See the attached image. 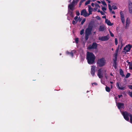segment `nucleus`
Listing matches in <instances>:
<instances>
[{"label":"nucleus","mask_w":132,"mask_h":132,"mask_svg":"<svg viewBox=\"0 0 132 132\" xmlns=\"http://www.w3.org/2000/svg\"><path fill=\"white\" fill-rule=\"evenodd\" d=\"M93 28V26L92 25L89 24L88 26V27L85 30V34L90 35L91 33V31L92 30Z\"/></svg>","instance_id":"obj_4"},{"label":"nucleus","mask_w":132,"mask_h":132,"mask_svg":"<svg viewBox=\"0 0 132 132\" xmlns=\"http://www.w3.org/2000/svg\"><path fill=\"white\" fill-rule=\"evenodd\" d=\"M126 62L128 63V64H129V65L131 63L130 62H129L128 60H127Z\"/></svg>","instance_id":"obj_52"},{"label":"nucleus","mask_w":132,"mask_h":132,"mask_svg":"<svg viewBox=\"0 0 132 132\" xmlns=\"http://www.w3.org/2000/svg\"><path fill=\"white\" fill-rule=\"evenodd\" d=\"M97 2L99 4L101 3V2L99 1H97Z\"/></svg>","instance_id":"obj_59"},{"label":"nucleus","mask_w":132,"mask_h":132,"mask_svg":"<svg viewBox=\"0 0 132 132\" xmlns=\"http://www.w3.org/2000/svg\"><path fill=\"white\" fill-rule=\"evenodd\" d=\"M90 0H88L87 1H86V2L85 3V5H86L88 4H89L90 3Z\"/></svg>","instance_id":"obj_27"},{"label":"nucleus","mask_w":132,"mask_h":132,"mask_svg":"<svg viewBox=\"0 0 132 132\" xmlns=\"http://www.w3.org/2000/svg\"><path fill=\"white\" fill-rule=\"evenodd\" d=\"M109 39L107 36H105L101 37H98L99 40L102 41H106L108 40Z\"/></svg>","instance_id":"obj_9"},{"label":"nucleus","mask_w":132,"mask_h":132,"mask_svg":"<svg viewBox=\"0 0 132 132\" xmlns=\"http://www.w3.org/2000/svg\"><path fill=\"white\" fill-rule=\"evenodd\" d=\"M102 18H106V17L105 16H102Z\"/></svg>","instance_id":"obj_57"},{"label":"nucleus","mask_w":132,"mask_h":132,"mask_svg":"<svg viewBox=\"0 0 132 132\" xmlns=\"http://www.w3.org/2000/svg\"><path fill=\"white\" fill-rule=\"evenodd\" d=\"M105 60L104 58H102L98 59L96 63L97 66L98 67H102L105 65Z\"/></svg>","instance_id":"obj_2"},{"label":"nucleus","mask_w":132,"mask_h":132,"mask_svg":"<svg viewBox=\"0 0 132 132\" xmlns=\"http://www.w3.org/2000/svg\"><path fill=\"white\" fill-rule=\"evenodd\" d=\"M78 17L77 16H76L74 18V19L76 21H77V19L78 18Z\"/></svg>","instance_id":"obj_48"},{"label":"nucleus","mask_w":132,"mask_h":132,"mask_svg":"<svg viewBox=\"0 0 132 132\" xmlns=\"http://www.w3.org/2000/svg\"><path fill=\"white\" fill-rule=\"evenodd\" d=\"M130 23V20L128 19V18H127L126 20V23H128L129 24Z\"/></svg>","instance_id":"obj_32"},{"label":"nucleus","mask_w":132,"mask_h":132,"mask_svg":"<svg viewBox=\"0 0 132 132\" xmlns=\"http://www.w3.org/2000/svg\"><path fill=\"white\" fill-rule=\"evenodd\" d=\"M105 90L107 92H109L110 91V89L109 87L106 86V87H105Z\"/></svg>","instance_id":"obj_24"},{"label":"nucleus","mask_w":132,"mask_h":132,"mask_svg":"<svg viewBox=\"0 0 132 132\" xmlns=\"http://www.w3.org/2000/svg\"><path fill=\"white\" fill-rule=\"evenodd\" d=\"M129 95L132 97V91L131 92H129L128 93Z\"/></svg>","instance_id":"obj_30"},{"label":"nucleus","mask_w":132,"mask_h":132,"mask_svg":"<svg viewBox=\"0 0 132 132\" xmlns=\"http://www.w3.org/2000/svg\"><path fill=\"white\" fill-rule=\"evenodd\" d=\"M130 114L128 112L126 111H124L122 112V115H123L125 119L128 121H129V115Z\"/></svg>","instance_id":"obj_5"},{"label":"nucleus","mask_w":132,"mask_h":132,"mask_svg":"<svg viewBox=\"0 0 132 132\" xmlns=\"http://www.w3.org/2000/svg\"><path fill=\"white\" fill-rule=\"evenodd\" d=\"M131 47L132 46L129 44L126 45L123 48V52H125V53H126L130 50Z\"/></svg>","instance_id":"obj_6"},{"label":"nucleus","mask_w":132,"mask_h":132,"mask_svg":"<svg viewBox=\"0 0 132 132\" xmlns=\"http://www.w3.org/2000/svg\"><path fill=\"white\" fill-rule=\"evenodd\" d=\"M93 84H94L95 85H97V83L96 82H94L92 83V85H93Z\"/></svg>","instance_id":"obj_47"},{"label":"nucleus","mask_w":132,"mask_h":132,"mask_svg":"<svg viewBox=\"0 0 132 132\" xmlns=\"http://www.w3.org/2000/svg\"><path fill=\"white\" fill-rule=\"evenodd\" d=\"M96 18L98 20H100L101 19V18L99 16H97L96 17Z\"/></svg>","instance_id":"obj_49"},{"label":"nucleus","mask_w":132,"mask_h":132,"mask_svg":"<svg viewBox=\"0 0 132 132\" xmlns=\"http://www.w3.org/2000/svg\"><path fill=\"white\" fill-rule=\"evenodd\" d=\"M117 105L118 109H120L123 108L124 106V104L123 103H118Z\"/></svg>","instance_id":"obj_12"},{"label":"nucleus","mask_w":132,"mask_h":132,"mask_svg":"<svg viewBox=\"0 0 132 132\" xmlns=\"http://www.w3.org/2000/svg\"><path fill=\"white\" fill-rule=\"evenodd\" d=\"M86 1V0H81V2H82V3L85 1Z\"/></svg>","instance_id":"obj_60"},{"label":"nucleus","mask_w":132,"mask_h":132,"mask_svg":"<svg viewBox=\"0 0 132 132\" xmlns=\"http://www.w3.org/2000/svg\"><path fill=\"white\" fill-rule=\"evenodd\" d=\"M78 20H77L76 22L74 20H73L72 21V23L73 25H75L77 23V22Z\"/></svg>","instance_id":"obj_39"},{"label":"nucleus","mask_w":132,"mask_h":132,"mask_svg":"<svg viewBox=\"0 0 132 132\" xmlns=\"http://www.w3.org/2000/svg\"><path fill=\"white\" fill-rule=\"evenodd\" d=\"M76 14L77 15V16L79 15L80 14L79 12L78 11H76Z\"/></svg>","instance_id":"obj_43"},{"label":"nucleus","mask_w":132,"mask_h":132,"mask_svg":"<svg viewBox=\"0 0 132 132\" xmlns=\"http://www.w3.org/2000/svg\"><path fill=\"white\" fill-rule=\"evenodd\" d=\"M112 9L114 10H116L117 9V6H116L113 5L112 6Z\"/></svg>","instance_id":"obj_40"},{"label":"nucleus","mask_w":132,"mask_h":132,"mask_svg":"<svg viewBox=\"0 0 132 132\" xmlns=\"http://www.w3.org/2000/svg\"><path fill=\"white\" fill-rule=\"evenodd\" d=\"M104 30V27L103 26H100L99 29V30L100 31H103Z\"/></svg>","instance_id":"obj_19"},{"label":"nucleus","mask_w":132,"mask_h":132,"mask_svg":"<svg viewBox=\"0 0 132 132\" xmlns=\"http://www.w3.org/2000/svg\"><path fill=\"white\" fill-rule=\"evenodd\" d=\"M82 3V2H81V1H80L79 3V5L80 6L81 5Z\"/></svg>","instance_id":"obj_51"},{"label":"nucleus","mask_w":132,"mask_h":132,"mask_svg":"<svg viewBox=\"0 0 132 132\" xmlns=\"http://www.w3.org/2000/svg\"><path fill=\"white\" fill-rule=\"evenodd\" d=\"M97 44L96 43H93L92 45H89L88 48L90 49H96L97 47Z\"/></svg>","instance_id":"obj_7"},{"label":"nucleus","mask_w":132,"mask_h":132,"mask_svg":"<svg viewBox=\"0 0 132 132\" xmlns=\"http://www.w3.org/2000/svg\"><path fill=\"white\" fill-rule=\"evenodd\" d=\"M113 66L115 69L117 68V61H113Z\"/></svg>","instance_id":"obj_21"},{"label":"nucleus","mask_w":132,"mask_h":132,"mask_svg":"<svg viewBox=\"0 0 132 132\" xmlns=\"http://www.w3.org/2000/svg\"><path fill=\"white\" fill-rule=\"evenodd\" d=\"M110 83L111 84H113V82L112 81H110Z\"/></svg>","instance_id":"obj_61"},{"label":"nucleus","mask_w":132,"mask_h":132,"mask_svg":"<svg viewBox=\"0 0 132 132\" xmlns=\"http://www.w3.org/2000/svg\"><path fill=\"white\" fill-rule=\"evenodd\" d=\"M129 117H130V122L132 124V114H130Z\"/></svg>","instance_id":"obj_25"},{"label":"nucleus","mask_w":132,"mask_h":132,"mask_svg":"<svg viewBox=\"0 0 132 132\" xmlns=\"http://www.w3.org/2000/svg\"><path fill=\"white\" fill-rule=\"evenodd\" d=\"M69 13L70 15L72 17L73 16V11H69Z\"/></svg>","instance_id":"obj_23"},{"label":"nucleus","mask_w":132,"mask_h":132,"mask_svg":"<svg viewBox=\"0 0 132 132\" xmlns=\"http://www.w3.org/2000/svg\"><path fill=\"white\" fill-rule=\"evenodd\" d=\"M116 86L119 89L123 90L125 89V88L124 87H120L119 83L118 82H117L116 83Z\"/></svg>","instance_id":"obj_18"},{"label":"nucleus","mask_w":132,"mask_h":132,"mask_svg":"<svg viewBox=\"0 0 132 132\" xmlns=\"http://www.w3.org/2000/svg\"><path fill=\"white\" fill-rule=\"evenodd\" d=\"M92 8L91 7L90 5H88V11L89 12L88 14V16L89 15L92 14Z\"/></svg>","instance_id":"obj_15"},{"label":"nucleus","mask_w":132,"mask_h":132,"mask_svg":"<svg viewBox=\"0 0 132 132\" xmlns=\"http://www.w3.org/2000/svg\"><path fill=\"white\" fill-rule=\"evenodd\" d=\"M101 11L100 10V9H98V11H97V12H101Z\"/></svg>","instance_id":"obj_58"},{"label":"nucleus","mask_w":132,"mask_h":132,"mask_svg":"<svg viewBox=\"0 0 132 132\" xmlns=\"http://www.w3.org/2000/svg\"><path fill=\"white\" fill-rule=\"evenodd\" d=\"M85 58V56H80V59H81V60L82 61H84V59Z\"/></svg>","instance_id":"obj_31"},{"label":"nucleus","mask_w":132,"mask_h":132,"mask_svg":"<svg viewBox=\"0 0 132 132\" xmlns=\"http://www.w3.org/2000/svg\"><path fill=\"white\" fill-rule=\"evenodd\" d=\"M94 4L93 3H92L91 4V5L92 7H94Z\"/></svg>","instance_id":"obj_53"},{"label":"nucleus","mask_w":132,"mask_h":132,"mask_svg":"<svg viewBox=\"0 0 132 132\" xmlns=\"http://www.w3.org/2000/svg\"><path fill=\"white\" fill-rule=\"evenodd\" d=\"M129 68L130 70H132V63L129 65Z\"/></svg>","instance_id":"obj_34"},{"label":"nucleus","mask_w":132,"mask_h":132,"mask_svg":"<svg viewBox=\"0 0 132 132\" xmlns=\"http://www.w3.org/2000/svg\"><path fill=\"white\" fill-rule=\"evenodd\" d=\"M97 8L96 7V8H95L94 9H95L96 11V10H97Z\"/></svg>","instance_id":"obj_62"},{"label":"nucleus","mask_w":132,"mask_h":132,"mask_svg":"<svg viewBox=\"0 0 132 132\" xmlns=\"http://www.w3.org/2000/svg\"><path fill=\"white\" fill-rule=\"evenodd\" d=\"M110 75L111 76H112L113 75L112 74V73L110 74Z\"/></svg>","instance_id":"obj_64"},{"label":"nucleus","mask_w":132,"mask_h":132,"mask_svg":"<svg viewBox=\"0 0 132 132\" xmlns=\"http://www.w3.org/2000/svg\"><path fill=\"white\" fill-rule=\"evenodd\" d=\"M115 45H117L118 44V40L117 39V38H115Z\"/></svg>","instance_id":"obj_38"},{"label":"nucleus","mask_w":132,"mask_h":132,"mask_svg":"<svg viewBox=\"0 0 132 132\" xmlns=\"http://www.w3.org/2000/svg\"><path fill=\"white\" fill-rule=\"evenodd\" d=\"M130 73H127L125 77L126 78H128L130 76Z\"/></svg>","instance_id":"obj_28"},{"label":"nucleus","mask_w":132,"mask_h":132,"mask_svg":"<svg viewBox=\"0 0 132 132\" xmlns=\"http://www.w3.org/2000/svg\"><path fill=\"white\" fill-rule=\"evenodd\" d=\"M102 3L104 5H106V4L104 1H102Z\"/></svg>","instance_id":"obj_41"},{"label":"nucleus","mask_w":132,"mask_h":132,"mask_svg":"<svg viewBox=\"0 0 132 132\" xmlns=\"http://www.w3.org/2000/svg\"><path fill=\"white\" fill-rule=\"evenodd\" d=\"M95 69L96 66L95 65H93L91 66L90 73L93 76H94L95 75Z\"/></svg>","instance_id":"obj_8"},{"label":"nucleus","mask_w":132,"mask_h":132,"mask_svg":"<svg viewBox=\"0 0 132 132\" xmlns=\"http://www.w3.org/2000/svg\"><path fill=\"white\" fill-rule=\"evenodd\" d=\"M75 41L76 44H77L79 42V38H76L75 39Z\"/></svg>","instance_id":"obj_29"},{"label":"nucleus","mask_w":132,"mask_h":132,"mask_svg":"<svg viewBox=\"0 0 132 132\" xmlns=\"http://www.w3.org/2000/svg\"><path fill=\"white\" fill-rule=\"evenodd\" d=\"M129 88L132 89V85H129L128 86Z\"/></svg>","instance_id":"obj_44"},{"label":"nucleus","mask_w":132,"mask_h":132,"mask_svg":"<svg viewBox=\"0 0 132 132\" xmlns=\"http://www.w3.org/2000/svg\"><path fill=\"white\" fill-rule=\"evenodd\" d=\"M105 22L107 24L110 26H111L113 24V23H112L110 22L109 20H108L107 19H106Z\"/></svg>","instance_id":"obj_17"},{"label":"nucleus","mask_w":132,"mask_h":132,"mask_svg":"<svg viewBox=\"0 0 132 132\" xmlns=\"http://www.w3.org/2000/svg\"><path fill=\"white\" fill-rule=\"evenodd\" d=\"M112 13L113 14H115V12H114V11H112Z\"/></svg>","instance_id":"obj_56"},{"label":"nucleus","mask_w":132,"mask_h":132,"mask_svg":"<svg viewBox=\"0 0 132 132\" xmlns=\"http://www.w3.org/2000/svg\"><path fill=\"white\" fill-rule=\"evenodd\" d=\"M79 0H73L72 3L70 4L68 6V9L72 11L74 10V7L75 6V4H77Z\"/></svg>","instance_id":"obj_3"},{"label":"nucleus","mask_w":132,"mask_h":132,"mask_svg":"<svg viewBox=\"0 0 132 132\" xmlns=\"http://www.w3.org/2000/svg\"><path fill=\"white\" fill-rule=\"evenodd\" d=\"M100 13H101V14L102 15H105V14L104 13L102 12V11H101V12H100Z\"/></svg>","instance_id":"obj_50"},{"label":"nucleus","mask_w":132,"mask_h":132,"mask_svg":"<svg viewBox=\"0 0 132 132\" xmlns=\"http://www.w3.org/2000/svg\"><path fill=\"white\" fill-rule=\"evenodd\" d=\"M132 5V3H131L129 4V12L130 13H132V6H131Z\"/></svg>","instance_id":"obj_16"},{"label":"nucleus","mask_w":132,"mask_h":132,"mask_svg":"<svg viewBox=\"0 0 132 132\" xmlns=\"http://www.w3.org/2000/svg\"><path fill=\"white\" fill-rule=\"evenodd\" d=\"M102 10L103 11H106V8L105 7H102Z\"/></svg>","instance_id":"obj_42"},{"label":"nucleus","mask_w":132,"mask_h":132,"mask_svg":"<svg viewBox=\"0 0 132 132\" xmlns=\"http://www.w3.org/2000/svg\"><path fill=\"white\" fill-rule=\"evenodd\" d=\"M120 14L121 19V22L122 23L124 24L125 22V19L123 12L121 11L120 12Z\"/></svg>","instance_id":"obj_10"},{"label":"nucleus","mask_w":132,"mask_h":132,"mask_svg":"<svg viewBox=\"0 0 132 132\" xmlns=\"http://www.w3.org/2000/svg\"><path fill=\"white\" fill-rule=\"evenodd\" d=\"M110 35L111 36L113 37L114 36L113 34V33H112L110 31Z\"/></svg>","instance_id":"obj_45"},{"label":"nucleus","mask_w":132,"mask_h":132,"mask_svg":"<svg viewBox=\"0 0 132 132\" xmlns=\"http://www.w3.org/2000/svg\"><path fill=\"white\" fill-rule=\"evenodd\" d=\"M86 20V19H83V20L81 21V25H82L85 22Z\"/></svg>","instance_id":"obj_37"},{"label":"nucleus","mask_w":132,"mask_h":132,"mask_svg":"<svg viewBox=\"0 0 132 132\" xmlns=\"http://www.w3.org/2000/svg\"><path fill=\"white\" fill-rule=\"evenodd\" d=\"M113 17L114 18H115V17H116L115 16V15H113Z\"/></svg>","instance_id":"obj_63"},{"label":"nucleus","mask_w":132,"mask_h":132,"mask_svg":"<svg viewBox=\"0 0 132 132\" xmlns=\"http://www.w3.org/2000/svg\"><path fill=\"white\" fill-rule=\"evenodd\" d=\"M95 5V6L96 7H97H97L99 8H100V7L98 4L97 3H96Z\"/></svg>","instance_id":"obj_36"},{"label":"nucleus","mask_w":132,"mask_h":132,"mask_svg":"<svg viewBox=\"0 0 132 132\" xmlns=\"http://www.w3.org/2000/svg\"><path fill=\"white\" fill-rule=\"evenodd\" d=\"M89 35L85 34V39L86 40H87L88 38V36Z\"/></svg>","instance_id":"obj_26"},{"label":"nucleus","mask_w":132,"mask_h":132,"mask_svg":"<svg viewBox=\"0 0 132 132\" xmlns=\"http://www.w3.org/2000/svg\"><path fill=\"white\" fill-rule=\"evenodd\" d=\"M122 96V95H118V97L119 98H120L121 97V96Z\"/></svg>","instance_id":"obj_54"},{"label":"nucleus","mask_w":132,"mask_h":132,"mask_svg":"<svg viewBox=\"0 0 132 132\" xmlns=\"http://www.w3.org/2000/svg\"><path fill=\"white\" fill-rule=\"evenodd\" d=\"M109 9L110 11H111L112 10V9L111 8V6L110 4H109L108 5Z\"/></svg>","instance_id":"obj_33"},{"label":"nucleus","mask_w":132,"mask_h":132,"mask_svg":"<svg viewBox=\"0 0 132 132\" xmlns=\"http://www.w3.org/2000/svg\"><path fill=\"white\" fill-rule=\"evenodd\" d=\"M106 1L108 2V3H110V2L109 0H106Z\"/></svg>","instance_id":"obj_55"},{"label":"nucleus","mask_w":132,"mask_h":132,"mask_svg":"<svg viewBox=\"0 0 132 132\" xmlns=\"http://www.w3.org/2000/svg\"><path fill=\"white\" fill-rule=\"evenodd\" d=\"M80 15H83L85 17L88 16V13L85 9L82 10L80 12Z\"/></svg>","instance_id":"obj_11"},{"label":"nucleus","mask_w":132,"mask_h":132,"mask_svg":"<svg viewBox=\"0 0 132 132\" xmlns=\"http://www.w3.org/2000/svg\"><path fill=\"white\" fill-rule=\"evenodd\" d=\"M101 69L100 68L98 70V73L97 75L100 78H101L103 77V74L102 73V72L101 71Z\"/></svg>","instance_id":"obj_13"},{"label":"nucleus","mask_w":132,"mask_h":132,"mask_svg":"<svg viewBox=\"0 0 132 132\" xmlns=\"http://www.w3.org/2000/svg\"><path fill=\"white\" fill-rule=\"evenodd\" d=\"M119 73L120 75H121L122 77L125 76L123 73V71L121 69H119Z\"/></svg>","instance_id":"obj_20"},{"label":"nucleus","mask_w":132,"mask_h":132,"mask_svg":"<svg viewBox=\"0 0 132 132\" xmlns=\"http://www.w3.org/2000/svg\"><path fill=\"white\" fill-rule=\"evenodd\" d=\"M84 30L82 29L80 31V34L81 35H82L84 33Z\"/></svg>","instance_id":"obj_35"},{"label":"nucleus","mask_w":132,"mask_h":132,"mask_svg":"<svg viewBox=\"0 0 132 132\" xmlns=\"http://www.w3.org/2000/svg\"><path fill=\"white\" fill-rule=\"evenodd\" d=\"M129 25V24L128 23H126V28L127 27H128Z\"/></svg>","instance_id":"obj_46"},{"label":"nucleus","mask_w":132,"mask_h":132,"mask_svg":"<svg viewBox=\"0 0 132 132\" xmlns=\"http://www.w3.org/2000/svg\"><path fill=\"white\" fill-rule=\"evenodd\" d=\"M86 59L88 63L89 64H93L95 63V56L93 53L87 52Z\"/></svg>","instance_id":"obj_1"},{"label":"nucleus","mask_w":132,"mask_h":132,"mask_svg":"<svg viewBox=\"0 0 132 132\" xmlns=\"http://www.w3.org/2000/svg\"><path fill=\"white\" fill-rule=\"evenodd\" d=\"M118 49H117L116 51V52L114 53V59H113V61H117V56H118Z\"/></svg>","instance_id":"obj_14"},{"label":"nucleus","mask_w":132,"mask_h":132,"mask_svg":"<svg viewBox=\"0 0 132 132\" xmlns=\"http://www.w3.org/2000/svg\"><path fill=\"white\" fill-rule=\"evenodd\" d=\"M66 53L67 54L70 55L72 57H73V54L72 51L70 52L68 51H67L66 52Z\"/></svg>","instance_id":"obj_22"}]
</instances>
